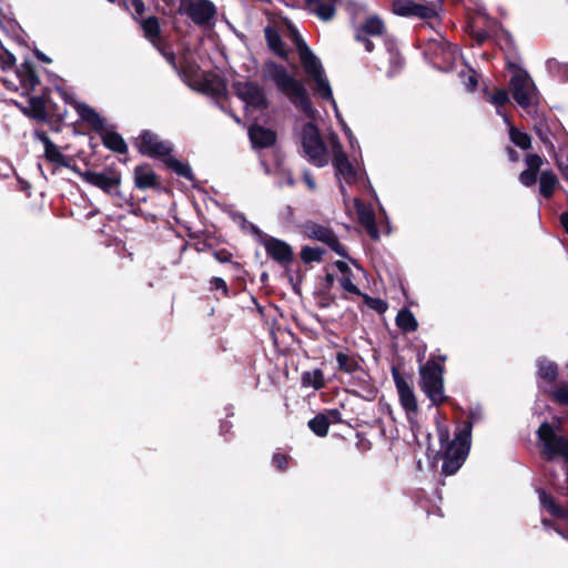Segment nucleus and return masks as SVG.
Instances as JSON below:
<instances>
[{
  "mask_svg": "<svg viewBox=\"0 0 568 568\" xmlns=\"http://www.w3.org/2000/svg\"><path fill=\"white\" fill-rule=\"evenodd\" d=\"M443 54L445 58L449 61H455L456 58L459 55V50L456 45L453 44H446V47L443 49Z\"/></svg>",
  "mask_w": 568,
  "mask_h": 568,
  "instance_id": "nucleus-52",
  "label": "nucleus"
},
{
  "mask_svg": "<svg viewBox=\"0 0 568 568\" xmlns=\"http://www.w3.org/2000/svg\"><path fill=\"white\" fill-rule=\"evenodd\" d=\"M326 415V418L328 419L329 422V425L331 424H335V423H341L342 422V413L334 408V409H328L326 413H324Z\"/></svg>",
  "mask_w": 568,
  "mask_h": 568,
  "instance_id": "nucleus-53",
  "label": "nucleus"
},
{
  "mask_svg": "<svg viewBox=\"0 0 568 568\" xmlns=\"http://www.w3.org/2000/svg\"><path fill=\"white\" fill-rule=\"evenodd\" d=\"M395 323L403 333H413L418 328V322L415 315L406 307L402 308L397 313Z\"/></svg>",
  "mask_w": 568,
  "mask_h": 568,
  "instance_id": "nucleus-28",
  "label": "nucleus"
},
{
  "mask_svg": "<svg viewBox=\"0 0 568 568\" xmlns=\"http://www.w3.org/2000/svg\"><path fill=\"white\" fill-rule=\"evenodd\" d=\"M392 11L394 14L405 18H429L434 16V10L430 7L419 4L413 0H394L392 3Z\"/></svg>",
  "mask_w": 568,
  "mask_h": 568,
  "instance_id": "nucleus-20",
  "label": "nucleus"
},
{
  "mask_svg": "<svg viewBox=\"0 0 568 568\" xmlns=\"http://www.w3.org/2000/svg\"><path fill=\"white\" fill-rule=\"evenodd\" d=\"M213 256L220 262V263H230L232 261L233 254L226 250H215L213 252Z\"/></svg>",
  "mask_w": 568,
  "mask_h": 568,
  "instance_id": "nucleus-50",
  "label": "nucleus"
},
{
  "mask_svg": "<svg viewBox=\"0 0 568 568\" xmlns=\"http://www.w3.org/2000/svg\"><path fill=\"white\" fill-rule=\"evenodd\" d=\"M558 168L562 174V178L568 182V150L561 151L557 158Z\"/></svg>",
  "mask_w": 568,
  "mask_h": 568,
  "instance_id": "nucleus-47",
  "label": "nucleus"
},
{
  "mask_svg": "<svg viewBox=\"0 0 568 568\" xmlns=\"http://www.w3.org/2000/svg\"><path fill=\"white\" fill-rule=\"evenodd\" d=\"M355 213L362 214V213H374V209H367L364 203H362L358 199L353 200Z\"/></svg>",
  "mask_w": 568,
  "mask_h": 568,
  "instance_id": "nucleus-55",
  "label": "nucleus"
},
{
  "mask_svg": "<svg viewBox=\"0 0 568 568\" xmlns=\"http://www.w3.org/2000/svg\"><path fill=\"white\" fill-rule=\"evenodd\" d=\"M262 77L266 81H272L277 91L284 94L292 104L304 113L310 115L314 112L304 83L290 74L283 65H278L273 61L266 62L262 69Z\"/></svg>",
  "mask_w": 568,
  "mask_h": 568,
  "instance_id": "nucleus-3",
  "label": "nucleus"
},
{
  "mask_svg": "<svg viewBox=\"0 0 568 568\" xmlns=\"http://www.w3.org/2000/svg\"><path fill=\"white\" fill-rule=\"evenodd\" d=\"M559 375L558 365L549 359H540L538 362L537 376L545 381L551 388L556 386Z\"/></svg>",
  "mask_w": 568,
  "mask_h": 568,
  "instance_id": "nucleus-25",
  "label": "nucleus"
},
{
  "mask_svg": "<svg viewBox=\"0 0 568 568\" xmlns=\"http://www.w3.org/2000/svg\"><path fill=\"white\" fill-rule=\"evenodd\" d=\"M488 101L496 106L497 114L504 119L505 123L509 124V119L503 110L509 101L508 92L504 89H499L489 97Z\"/></svg>",
  "mask_w": 568,
  "mask_h": 568,
  "instance_id": "nucleus-37",
  "label": "nucleus"
},
{
  "mask_svg": "<svg viewBox=\"0 0 568 568\" xmlns=\"http://www.w3.org/2000/svg\"><path fill=\"white\" fill-rule=\"evenodd\" d=\"M361 226H363L366 233L373 241L379 240V230L377 225L376 215H357Z\"/></svg>",
  "mask_w": 568,
  "mask_h": 568,
  "instance_id": "nucleus-38",
  "label": "nucleus"
},
{
  "mask_svg": "<svg viewBox=\"0 0 568 568\" xmlns=\"http://www.w3.org/2000/svg\"><path fill=\"white\" fill-rule=\"evenodd\" d=\"M537 493L539 495V501L541 504V507L545 510H547L552 517L558 519L568 518V508H565L561 505L557 504L551 494H549L544 488H539Z\"/></svg>",
  "mask_w": 568,
  "mask_h": 568,
  "instance_id": "nucleus-23",
  "label": "nucleus"
},
{
  "mask_svg": "<svg viewBox=\"0 0 568 568\" xmlns=\"http://www.w3.org/2000/svg\"><path fill=\"white\" fill-rule=\"evenodd\" d=\"M81 176L85 182L108 193H111L113 190H115L121 182L120 174L112 170H105L103 172L85 171L81 174Z\"/></svg>",
  "mask_w": 568,
  "mask_h": 568,
  "instance_id": "nucleus-19",
  "label": "nucleus"
},
{
  "mask_svg": "<svg viewBox=\"0 0 568 568\" xmlns=\"http://www.w3.org/2000/svg\"><path fill=\"white\" fill-rule=\"evenodd\" d=\"M554 389L549 392V396L551 400L561 406H568V384H561L552 387Z\"/></svg>",
  "mask_w": 568,
  "mask_h": 568,
  "instance_id": "nucleus-40",
  "label": "nucleus"
},
{
  "mask_svg": "<svg viewBox=\"0 0 568 568\" xmlns=\"http://www.w3.org/2000/svg\"><path fill=\"white\" fill-rule=\"evenodd\" d=\"M286 183H287V185H291V186L294 185V181L291 175L287 176Z\"/></svg>",
  "mask_w": 568,
  "mask_h": 568,
  "instance_id": "nucleus-64",
  "label": "nucleus"
},
{
  "mask_svg": "<svg viewBox=\"0 0 568 568\" xmlns=\"http://www.w3.org/2000/svg\"><path fill=\"white\" fill-rule=\"evenodd\" d=\"M487 38V33L485 32H477L476 39L478 43H483Z\"/></svg>",
  "mask_w": 568,
  "mask_h": 568,
  "instance_id": "nucleus-63",
  "label": "nucleus"
},
{
  "mask_svg": "<svg viewBox=\"0 0 568 568\" xmlns=\"http://www.w3.org/2000/svg\"><path fill=\"white\" fill-rule=\"evenodd\" d=\"M187 16L196 24L209 23L215 14V6L209 0H191L185 8Z\"/></svg>",
  "mask_w": 568,
  "mask_h": 568,
  "instance_id": "nucleus-21",
  "label": "nucleus"
},
{
  "mask_svg": "<svg viewBox=\"0 0 568 568\" xmlns=\"http://www.w3.org/2000/svg\"><path fill=\"white\" fill-rule=\"evenodd\" d=\"M303 178H304V182L306 183L307 187L310 190H314L315 189V182H314L312 175L308 172H304Z\"/></svg>",
  "mask_w": 568,
  "mask_h": 568,
  "instance_id": "nucleus-58",
  "label": "nucleus"
},
{
  "mask_svg": "<svg viewBox=\"0 0 568 568\" xmlns=\"http://www.w3.org/2000/svg\"><path fill=\"white\" fill-rule=\"evenodd\" d=\"M318 306L321 308L331 307L335 303V296L331 294V291L320 290L317 292Z\"/></svg>",
  "mask_w": 568,
  "mask_h": 568,
  "instance_id": "nucleus-44",
  "label": "nucleus"
},
{
  "mask_svg": "<svg viewBox=\"0 0 568 568\" xmlns=\"http://www.w3.org/2000/svg\"><path fill=\"white\" fill-rule=\"evenodd\" d=\"M349 384L353 387L349 392L365 400H374L377 396L378 388L363 368L352 374Z\"/></svg>",
  "mask_w": 568,
  "mask_h": 568,
  "instance_id": "nucleus-16",
  "label": "nucleus"
},
{
  "mask_svg": "<svg viewBox=\"0 0 568 568\" xmlns=\"http://www.w3.org/2000/svg\"><path fill=\"white\" fill-rule=\"evenodd\" d=\"M134 181L139 189L152 187L156 184V174L149 165H139L134 170Z\"/></svg>",
  "mask_w": 568,
  "mask_h": 568,
  "instance_id": "nucleus-27",
  "label": "nucleus"
},
{
  "mask_svg": "<svg viewBox=\"0 0 568 568\" xmlns=\"http://www.w3.org/2000/svg\"><path fill=\"white\" fill-rule=\"evenodd\" d=\"M444 366L434 359H428L419 368L420 388L435 406L449 402V397L444 394Z\"/></svg>",
  "mask_w": 568,
  "mask_h": 568,
  "instance_id": "nucleus-6",
  "label": "nucleus"
},
{
  "mask_svg": "<svg viewBox=\"0 0 568 568\" xmlns=\"http://www.w3.org/2000/svg\"><path fill=\"white\" fill-rule=\"evenodd\" d=\"M334 281H335V277H334V274L327 272L324 276V281L322 283V287L321 290H327V291H331L333 285H334Z\"/></svg>",
  "mask_w": 568,
  "mask_h": 568,
  "instance_id": "nucleus-56",
  "label": "nucleus"
},
{
  "mask_svg": "<svg viewBox=\"0 0 568 568\" xmlns=\"http://www.w3.org/2000/svg\"><path fill=\"white\" fill-rule=\"evenodd\" d=\"M265 37H266L268 47L275 54H277L278 57H282V58L287 57V50L285 49L278 33L274 29L266 28Z\"/></svg>",
  "mask_w": 568,
  "mask_h": 568,
  "instance_id": "nucleus-36",
  "label": "nucleus"
},
{
  "mask_svg": "<svg viewBox=\"0 0 568 568\" xmlns=\"http://www.w3.org/2000/svg\"><path fill=\"white\" fill-rule=\"evenodd\" d=\"M300 144L304 158L312 164L322 168L325 166L328 161V151L325 145L320 131L313 123H306L303 125L300 133Z\"/></svg>",
  "mask_w": 568,
  "mask_h": 568,
  "instance_id": "nucleus-7",
  "label": "nucleus"
},
{
  "mask_svg": "<svg viewBox=\"0 0 568 568\" xmlns=\"http://www.w3.org/2000/svg\"><path fill=\"white\" fill-rule=\"evenodd\" d=\"M162 160L165 163V165L170 170L175 172L178 175L183 176L190 181H193V173L187 163L181 162L176 158L172 156L171 153L165 155Z\"/></svg>",
  "mask_w": 568,
  "mask_h": 568,
  "instance_id": "nucleus-31",
  "label": "nucleus"
},
{
  "mask_svg": "<svg viewBox=\"0 0 568 568\" xmlns=\"http://www.w3.org/2000/svg\"><path fill=\"white\" fill-rule=\"evenodd\" d=\"M211 288L221 291L224 297H230V290L222 277L214 276L210 280Z\"/></svg>",
  "mask_w": 568,
  "mask_h": 568,
  "instance_id": "nucleus-46",
  "label": "nucleus"
},
{
  "mask_svg": "<svg viewBox=\"0 0 568 568\" xmlns=\"http://www.w3.org/2000/svg\"><path fill=\"white\" fill-rule=\"evenodd\" d=\"M526 164L528 166V170H532L538 173L542 164V159L538 154H528L526 156Z\"/></svg>",
  "mask_w": 568,
  "mask_h": 568,
  "instance_id": "nucleus-49",
  "label": "nucleus"
},
{
  "mask_svg": "<svg viewBox=\"0 0 568 568\" xmlns=\"http://www.w3.org/2000/svg\"><path fill=\"white\" fill-rule=\"evenodd\" d=\"M187 230V235L191 237V239H199L200 235L203 233L202 230H193L192 227H186Z\"/></svg>",
  "mask_w": 568,
  "mask_h": 568,
  "instance_id": "nucleus-59",
  "label": "nucleus"
},
{
  "mask_svg": "<svg viewBox=\"0 0 568 568\" xmlns=\"http://www.w3.org/2000/svg\"><path fill=\"white\" fill-rule=\"evenodd\" d=\"M477 78L475 74H469L467 81L465 82V87L468 91H474L477 87Z\"/></svg>",
  "mask_w": 568,
  "mask_h": 568,
  "instance_id": "nucleus-57",
  "label": "nucleus"
},
{
  "mask_svg": "<svg viewBox=\"0 0 568 568\" xmlns=\"http://www.w3.org/2000/svg\"><path fill=\"white\" fill-rule=\"evenodd\" d=\"M139 22L143 30L144 37L160 50V52L165 58V60L174 69H178L174 53L172 51H166L164 48L160 47L161 37H160V24H159L158 18L151 16L146 19H140Z\"/></svg>",
  "mask_w": 568,
  "mask_h": 568,
  "instance_id": "nucleus-17",
  "label": "nucleus"
},
{
  "mask_svg": "<svg viewBox=\"0 0 568 568\" xmlns=\"http://www.w3.org/2000/svg\"><path fill=\"white\" fill-rule=\"evenodd\" d=\"M296 48L298 52V58L303 71L310 82L313 83V91L321 99L329 101L335 110V114L338 118L346 135L349 139V143L354 145V136L352 134L351 129L346 125V123L339 118L337 104L333 98L332 88L329 81L325 74V70L321 60L312 52V50L306 45V43L298 37H296Z\"/></svg>",
  "mask_w": 568,
  "mask_h": 568,
  "instance_id": "nucleus-2",
  "label": "nucleus"
},
{
  "mask_svg": "<svg viewBox=\"0 0 568 568\" xmlns=\"http://www.w3.org/2000/svg\"><path fill=\"white\" fill-rule=\"evenodd\" d=\"M536 435L541 446V454L547 462L562 457L568 464V437L556 434L554 426L548 422L540 424Z\"/></svg>",
  "mask_w": 568,
  "mask_h": 568,
  "instance_id": "nucleus-8",
  "label": "nucleus"
},
{
  "mask_svg": "<svg viewBox=\"0 0 568 568\" xmlns=\"http://www.w3.org/2000/svg\"><path fill=\"white\" fill-rule=\"evenodd\" d=\"M364 300V303L372 310L376 311L378 314H383L387 311V303L379 297H372L367 294L362 293L361 295Z\"/></svg>",
  "mask_w": 568,
  "mask_h": 568,
  "instance_id": "nucleus-41",
  "label": "nucleus"
},
{
  "mask_svg": "<svg viewBox=\"0 0 568 568\" xmlns=\"http://www.w3.org/2000/svg\"><path fill=\"white\" fill-rule=\"evenodd\" d=\"M301 382L304 387H313L316 390L325 387L324 374L320 368L303 372L301 375Z\"/></svg>",
  "mask_w": 568,
  "mask_h": 568,
  "instance_id": "nucleus-30",
  "label": "nucleus"
},
{
  "mask_svg": "<svg viewBox=\"0 0 568 568\" xmlns=\"http://www.w3.org/2000/svg\"><path fill=\"white\" fill-rule=\"evenodd\" d=\"M392 376L398 393L399 403L410 420L418 413L417 399L409 382L410 376L408 378L404 377L397 366L392 367Z\"/></svg>",
  "mask_w": 568,
  "mask_h": 568,
  "instance_id": "nucleus-13",
  "label": "nucleus"
},
{
  "mask_svg": "<svg viewBox=\"0 0 568 568\" xmlns=\"http://www.w3.org/2000/svg\"><path fill=\"white\" fill-rule=\"evenodd\" d=\"M36 57L43 62H47V63L51 62V60L44 53H42L40 51H36Z\"/></svg>",
  "mask_w": 568,
  "mask_h": 568,
  "instance_id": "nucleus-62",
  "label": "nucleus"
},
{
  "mask_svg": "<svg viewBox=\"0 0 568 568\" xmlns=\"http://www.w3.org/2000/svg\"><path fill=\"white\" fill-rule=\"evenodd\" d=\"M335 359L337 363V369L343 373L354 374L361 367L356 355H349L346 352H337L335 355Z\"/></svg>",
  "mask_w": 568,
  "mask_h": 568,
  "instance_id": "nucleus-29",
  "label": "nucleus"
},
{
  "mask_svg": "<svg viewBox=\"0 0 568 568\" xmlns=\"http://www.w3.org/2000/svg\"><path fill=\"white\" fill-rule=\"evenodd\" d=\"M291 456L285 453H274L272 456V465L280 471H285L288 468Z\"/></svg>",
  "mask_w": 568,
  "mask_h": 568,
  "instance_id": "nucleus-43",
  "label": "nucleus"
},
{
  "mask_svg": "<svg viewBox=\"0 0 568 568\" xmlns=\"http://www.w3.org/2000/svg\"><path fill=\"white\" fill-rule=\"evenodd\" d=\"M266 255L281 266H287L294 262L293 247L283 240L270 236L263 242Z\"/></svg>",
  "mask_w": 568,
  "mask_h": 568,
  "instance_id": "nucleus-15",
  "label": "nucleus"
},
{
  "mask_svg": "<svg viewBox=\"0 0 568 568\" xmlns=\"http://www.w3.org/2000/svg\"><path fill=\"white\" fill-rule=\"evenodd\" d=\"M474 417L475 413L471 412L467 419L456 427L453 440L449 439V430L446 426L438 427L440 450L437 453V457L443 459V475L452 476L464 465L470 450Z\"/></svg>",
  "mask_w": 568,
  "mask_h": 568,
  "instance_id": "nucleus-1",
  "label": "nucleus"
},
{
  "mask_svg": "<svg viewBox=\"0 0 568 568\" xmlns=\"http://www.w3.org/2000/svg\"><path fill=\"white\" fill-rule=\"evenodd\" d=\"M557 184H558V179L554 172H551V171L541 172L540 178H539V190L544 196H546V197L551 196Z\"/></svg>",
  "mask_w": 568,
  "mask_h": 568,
  "instance_id": "nucleus-34",
  "label": "nucleus"
},
{
  "mask_svg": "<svg viewBox=\"0 0 568 568\" xmlns=\"http://www.w3.org/2000/svg\"><path fill=\"white\" fill-rule=\"evenodd\" d=\"M537 180V172L532 170H525L519 175V181L523 185L531 186L536 183Z\"/></svg>",
  "mask_w": 568,
  "mask_h": 568,
  "instance_id": "nucleus-48",
  "label": "nucleus"
},
{
  "mask_svg": "<svg viewBox=\"0 0 568 568\" xmlns=\"http://www.w3.org/2000/svg\"><path fill=\"white\" fill-rule=\"evenodd\" d=\"M334 265L342 273V276L353 275V272L346 262L338 260L334 262Z\"/></svg>",
  "mask_w": 568,
  "mask_h": 568,
  "instance_id": "nucleus-54",
  "label": "nucleus"
},
{
  "mask_svg": "<svg viewBox=\"0 0 568 568\" xmlns=\"http://www.w3.org/2000/svg\"><path fill=\"white\" fill-rule=\"evenodd\" d=\"M233 89L237 98L245 104L246 110H264L268 101L263 87L252 81L234 82Z\"/></svg>",
  "mask_w": 568,
  "mask_h": 568,
  "instance_id": "nucleus-12",
  "label": "nucleus"
},
{
  "mask_svg": "<svg viewBox=\"0 0 568 568\" xmlns=\"http://www.w3.org/2000/svg\"><path fill=\"white\" fill-rule=\"evenodd\" d=\"M384 33L385 26L382 19L377 16H372L356 29L355 39L364 44L367 52L373 51L374 48L371 38L383 39L390 64L388 75H393L402 68L403 59L397 50L395 41L390 38H384Z\"/></svg>",
  "mask_w": 568,
  "mask_h": 568,
  "instance_id": "nucleus-4",
  "label": "nucleus"
},
{
  "mask_svg": "<svg viewBox=\"0 0 568 568\" xmlns=\"http://www.w3.org/2000/svg\"><path fill=\"white\" fill-rule=\"evenodd\" d=\"M34 136L43 143L44 156L53 165V173H57L61 168H70L71 158L64 155L45 132L36 131Z\"/></svg>",
  "mask_w": 568,
  "mask_h": 568,
  "instance_id": "nucleus-18",
  "label": "nucleus"
},
{
  "mask_svg": "<svg viewBox=\"0 0 568 568\" xmlns=\"http://www.w3.org/2000/svg\"><path fill=\"white\" fill-rule=\"evenodd\" d=\"M326 251L320 246L305 245L301 248L300 257L304 264L322 263Z\"/></svg>",
  "mask_w": 568,
  "mask_h": 568,
  "instance_id": "nucleus-33",
  "label": "nucleus"
},
{
  "mask_svg": "<svg viewBox=\"0 0 568 568\" xmlns=\"http://www.w3.org/2000/svg\"><path fill=\"white\" fill-rule=\"evenodd\" d=\"M135 145L142 154L151 158L163 159L172 151L170 142L161 140L156 134L149 131L140 134L135 141Z\"/></svg>",
  "mask_w": 568,
  "mask_h": 568,
  "instance_id": "nucleus-14",
  "label": "nucleus"
},
{
  "mask_svg": "<svg viewBox=\"0 0 568 568\" xmlns=\"http://www.w3.org/2000/svg\"><path fill=\"white\" fill-rule=\"evenodd\" d=\"M248 135L254 148H268L276 141L274 131L260 125H252L248 130Z\"/></svg>",
  "mask_w": 568,
  "mask_h": 568,
  "instance_id": "nucleus-24",
  "label": "nucleus"
},
{
  "mask_svg": "<svg viewBox=\"0 0 568 568\" xmlns=\"http://www.w3.org/2000/svg\"><path fill=\"white\" fill-rule=\"evenodd\" d=\"M29 103H30V109H31L32 115L36 119H39V120L45 119L47 112H45L44 102L42 99L31 98L29 100Z\"/></svg>",
  "mask_w": 568,
  "mask_h": 568,
  "instance_id": "nucleus-42",
  "label": "nucleus"
},
{
  "mask_svg": "<svg viewBox=\"0 0 568 568\" xmlns=\"http://www.w3.org/2000/svg\"><path fill=\"white\" fill-rule=\"evenodd\" d=\"M180 73L184 81L196 91L213 97L220 95L224 91L222 80L214 74L202 71L189 54H184L180 62Z\"/></svg>",
  "mask_w": 568,
  "mask_h": 568,
  "instance_id": "nucleus-5",
  "label": "nucleus"
},
{
  "mask_svg": "<svg viewBox=\"0 0 568 568\" xmlns=\"http://www.w3.org/2000/svg\"><path fill=\"white\" fill-rule=\"evenodd\" d=\"M297 227L298 232L304 237L326 244L338 256L348 258L354 265H356V261L349 256L347 248L341 244L337 235L331 227L321 225L313 221H305L297 225Z\"/></svg>",
  "mask_w": 568,
  "mask_h": 568,
  "instance_id": "nucleus-9",
  "label": "nucleus"
},
{
  "mask_svg": "<svg viewBox=\"0 0 568 568\" xmlns=\"http://www.w3.org/2000/svg\"><path fill=\"white\" fill-rule=\"evenodd\" d=\"M507 125L509 126V138H510L511 142L523 150L530 149V146H531L530 136L527 133L517 130L510 123Z\"/></svg>",
  "mask_w": 568,
  "mask_h": 568,
  "instance_id": "nucleus-39",
  "label": "nucleus"
},
{
  "mask_svg": "<svg viewBox=\"0 0 568 568\" xmlns=\"http://www.w3.org/2000/svg\"><path fill=\"white\" fill-rule=\"evenodd\" d=\"M61 95L68 104L75 109L83 121L91 123L95 128L102 125L103 120L100 118V115L88 104L78 101L74 93L62 91Z\"/></svg>",
  "mask_w": 568,
  "mask_h": 568,
  "instance_id": "nucleus-22",
  "label": "nucleus"
},
{
  "mask_svg": "<svg viewBox=\"0 0 568 568\" xmlns=\"http://www.w3.org/2000/svg\"><path fill=\"white\" fill-rule=\"evenodd\" d=\"M559 217L561 227L568 234V215H559Z\"/></svg>",
  "mask_w": 568,
  "mask_h": 568,
  "instance_id": "nucleus-60",
  "label": "nucleus"
},
{
  "mask_svg": "<svg viewBox=\"0 0 568 568\" xmlns=\"http://www.w3.org/2000/svg\"><path fill=\"white\" fill-rule=\"evenodd\" d=\"M131 8L133 10V18L140 20L144 13L145 7L142 0H131Z\"/></svg>",
  "mask_w": 568,
  "mask_h": 568,
  "instance_id": "nucleus-51",
  "label": "nucleus"
},
{
  "mask_svg": "<svg viewBox=\"0 0 568 568\" xmlns=\"http://www.w3.org/2000/svg\"><path fill=\"white\" fill-rule=\"evenodd\" d=\"M352 276L353 275H344V276H341V278L338 280L339 281V284L341 286L343 287L344 291L348 292V293H352V294H355V295H362V292L361 290L353 283L352 281Z\"/></svg>",
  "mask_w": 568,
  "mask_h": 568,
  "instance_id": "nucleus-45",
  "label": "nucleus"
},
{
  "mask_svg": "<svg viewBox=\"0 0 568 568\" xmlns=\"http://www.w3.org/2000/svg\"><path fill=\"white\" fill-rule=\"evenodd\" d=\"M510 91L515 101L527 111H530L538 102L535 83L526 72L519 71L513 75Z\"/></svg>",
  "mask_w": 568,
  "mask_h": 568,
  "instance_id": "nucleus-11",
  "label": "nucleus"
},
{
  "mask_svg": "<svg viewBox=\"0 0 568 568\" xmlns=\"http://www.w3.org/2000/svg\"><path fill=\"white\" fill-rule=\"evenodd\" d=\"M327 143L333 155V165L336 170V175L338 179L344 180L348 184H353L362 179V169L351 164L347 155L343 151L338 138L335 134H331L327 139Z\"/></svg>",
  "mask_w": 568,
  "mask_h": 568,
  "instance_id": "nucleus-10",
  "label": "nucleus"
},
{
  "mask_svg": "<svg viewBox=\"0 0 568 568\" xmlns=\"http://www.w3.org/2000/svg\"><path fill=\"white\" fill-rule=\"evenodd\" d=\"M102 140H103V144L108 149H110L116 153L124 154L128 151L126 143L124 142L122 136L113 131L104 132L102 135Z\"/></svg>",
  "mask_w": 568,
  "mask_h": 568,
  "instance_id": "nucleus-32",
  "label": "nucleus"
},
{
  "mask_svg": "<svg viewBox=\"0 0 568 568\" xmlns=\"http://www.w3.org/2000/svg\"><path fill=\"white\" fill-rule=\"evenodd\" d=\"M307 426L316 436L325 437L328 433L329 422L324 413H318L308 420Z\"/></svg>",
  "mask_w": 568,
  "mask_h": 568,
  "instance_id": "nucleus-35",
  "label": "nucleus"
},
{
  "mask_svg": "<svg viewBox=\"0 0 568 568\" xmlns=\"http://www.w3.org/2000/svg\"><path fill=\"white\" fill-rule=\"evenodd\" d=\"M338 0H307V4L318 18L329 20L335 14Z\"/></svg>",
  "mask_w": 568,
  "mask_h": 568,
  "instance_id": "nucleus-26",
  "label": "nucleus"
},
{
  "mask_svg": "<svg viewBox=\"0 0 568 568\" xmlns=\"http://www.w3.org/2000/svg\"><path fill=\"white\" fill-rule=\"evenodd\" d=\"M381 216H382V217H384L382 222H383V224H384V226H385V233H386V234H389V233H390V225H389V222H388V220H387V216H388V215H387V214H384V215H381Z\"/></svg>",
  "mask_w": 568,
  "mask_h": 568,
  "instance_id": "nucleus-61",
  "label": "nucleus"
}]
</instances>
